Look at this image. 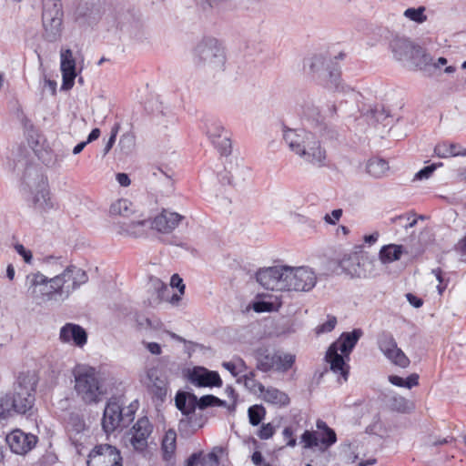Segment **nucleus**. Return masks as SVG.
Wrapping results in <instances>:
<instances>
[{
	"label": "nucleus",
	"instance_id": "nucleus-1",
	"mask_svg": "<svg viewBox=\"0 0 466 466\" xmlns=\"http://www.w3.org/2000/svg\"><path fill=\"white\" fill-rule=\"evenodd\" d=\"M87 281L86 272L75 265L66 266L53 278L33 272L26 276L27 294L37 303L64 302Z\"/></svg>",
	"mask_w": 466,
	"mask_h": 466
},
{
	"label": "nucleus",
	"instance_id": "nucleus-2",
	"mask_svg": "<svg viewBox=\"0 0 466 466\" xmlns=\"http://www.w3.org/2000/svg\"><path fill=\"white\" fill-rule=\"evenodd\" d=\"M283 139L289 150L313 167L325 166L327 152L314 134L304 128H286Z\"/></svg>",
	"mask_w": 466,
	"mask_h": 466
},
{
	"label": "nucleus",
	"instance_id": "nucleus-3",
	"mask_svg": "<svg viewBox=\"0 0 466 466\" xmlns=\"http://www.w3.org/2000/svg\"><path fill=\"white\" fill-rule=\"evenodd\" d=\"M75 391L76 396L86 404H95L101 400L106 393L102 377L95 368L79 365L73 371Z\"/></svg>",
	"mask_w": 466,
	"mask_h": 466
},
{
	"label": "nucleus",
	"instance_id": "nucleus-4",
	"mask_svg": "<svg viewBox=\"0 0 466 466\" xmlns=\"http://www.w3.org/2000/svg\"><path fill=\"white\" fill-rule=\"evenodd\" d=\"M361 335L360 329L343 333L338 340L329 346L327 351L326 360L329 364L330 370L339 375L343 380H347L349 374V366L344 360V356H349Z\"/></svg>",
	"mask_w": 466,
	"mask_h": 466
},
{
	"label": "nucleus",
	"instance_id": "nucleus-5",
	"mask_svg": "<svg viewBox=\"0 0 466 466\" xmlns=\"http://www.w3.org/2000/svg\"><path fill=\"white\" fill-rule=\"evenodd\" d=\"M132 405L125 406L120 398H110L104 410L102 427L106 433L127 427L134 420Z\"/></svg>",
	"mask_w": 466,
	"mask_h": 466
},
{
	"label": "nucleus",
	"instance_id": "nucleus-6",
	"mask_svg": "<svg viewBox=\"0 0 466 466\" xmlns=\"http://www.w3.org/2000/svg\"><path fill=\"white\" fill-rule=\"evenodd\" d=\"M195 63L211 70H221L225 64V53L218 41L209 38L200 42L195 49Z\"/></svg>",
	"mask_w": 466,
	"mask_h": 466
},
{
	"label": "nucleus",
	"instance_id": "nucleus-7",
	"mask_svg": "<svg viewBox=\"0 0 466 466\" xmlns=\"http://www.w3.org/2000/svg\"><path fill=\"white\" fill-rule=\"evenodd\" d=\"M342 269L351 277L372 278L378 275L377 262L368 253H351L340 260Z\"/></svg>",
	"mask_w": 466,
	"mask_h": 466
},
{
	"label": "nucleus",
	"instance_id": "nucleus-8",
	"mask_svg": "<svg viewBox=\"0 0 466 466\" xmlns=\"http://www.w3.org/2000/svg\"><path fill=\"white\" fill-rule=\"evenodd\" d=\"M28 202L33 210L40 216H45L56 208L46 178L38 177L28 183Z\"/></svg>",
	"mask_w": 466,
	"mask_h": 466
},
{
	"label": "nucleus",
	"instance_id": "nucleus-9",
	"mask_svg": "<svg viewBox=\"0 0 466 466\" xmlns=\"http://www.w3.org/2000/svg\"><path fill=\"white\" fill-rule=\"evenodd\" d=\"M296 356L280 350H258L257 352V368L268 372L275 370L287 372L295 363Z\"/></svg>",
	"mask_w": 466,
	"mask_h": 466
},
{
	"label": "nucleus",
	"instance_id": "nucleus-10",
	"mask_svg": "<svg viewBox=\"0 0 466 466\" xmlns=\"http://www.w3.org/2000/svg\"><path fill=\"white\" fill-rule=\"evenodd\" d=\"M202 131L211 145L222 156H228L232 150L231 134L221 121L206 118L202 122Z\"/></svg>",
	"mask_w": 466,
	"mask_h": 466
},
{
	"label": "nucleus",
	"instance_id": "nucleus-11",
	"mask_svg": "<svg viewBox=\"0 0 466 466\" xmlns=\"http://www.w3.org/2000/svg\"><path fill=\"white\" fill-rule=\"evenodd\" d=\"M62 5L60 0H44L42 15L45 37L56 41L62 33Z\"/></svg>",
	"mask_w": 466,
	"mask_h": 466
},
{
	"label": "nucleus",
	"instance_id": "nucleus-12",
	"mask_svg": "<svg viewBox=\"0 0 466 466\" xmlns=\"http://www.w3.org/2000/svg\"><path fill=\"white\" fill-rule=\"evenodd\" d=\"M289 266L276 265L260 268L256 274L257 281L265 289L289 291Z\"/></svg>",
	"mask_w": 466,
	"mask_h": 466
},
{
	"label": "nucleus",
	"instance_id": "nucleus-13",
	"mask_svg": "<svg viewBox=\"0 0 466 466\" xmlns=\"http://www.w3.org/2000/svg\"><path fill=\"white\" fill-rule=\"evenodd\" d=\"M317 428L320 431H306L301 435V442L306 449L317 448L324 451L336 442V433L322 420L317 421Z\"/></svg>",
	"mask_w": 466,
	"mask_h": 466
},
{
	"label": "nucleus",
	"instance_id": "nucleus-14",
	"mask_svg": "<svg viewBox=\"0 0 466 466\" xmlns=\"http://www.w3.org/2000/svg\"><path fill=\"white\" fill-rule=\"evenodd\" d=\"M289 291L308 292L317 283V276L312 268L307 266H289Z\"/></svg>",
	"mask_w": 466,
	"mask_h": 466
},
{
	"label": "nucleus",
	"instance_id": "nucleus-15",
	"mask_svg": "<svg viewBox=\"0 0 466 466\" xmlns=\"http://www.w3.org/2000/svg\"><path fill=\"white\" fill-rule=\"evenodd\" d=\"M87 466H123L120 451L109 444L96 446L88 454Z\"/></svg>",
	"mask_w": 466,
	"mask_h": 466
},
{
	"label": "nucleus",
	"instance_id": "nucleus-16",
	"mask_svg": "<svg viewBox=\"0 0 466 466\" xmlns=\"http://www.w3.org/2000/svg\"><path fill=\"white\" fill-rule=\"evenodd\" d=\"M378 345L384 356L395 365L406 368L410 364V360L404 352L398 348L397 342L392 335L382 333L378 339Z\"/></svg>",
	"mask_w": 466,
	"mask_h": 466
},
{
	"label": "nucleus",
	"instance_id": "nucleus-17",
	"mask_svg": "<svg viewBox=\"0 0 466 466\" xmlns=\"http://www.w3.org/2000/svg\"><path fill=\"white\" fill-rule=\"evenodd\" d=\"M141 381L157 398L162 400L166 397L168 390V381L166 372L162 369L158 367L148 369Z\"/></svg>",
	"mask_w": 466,
	"mask_h": 466
},
{
	"label": "nucleus",
	"instance_id": "nucleus-18",
	"mask_svg": "<svg viewBox=\"0 0 466 466\" xmlns=\"http://www.w3.org/2000/svg\"><path fill=\"white\" fill-rule=\"evenodd\" d=\"M184 220L185 217L179 213L164 209L150 221V227L160 234H170Z\"/></svg>",
	"mask_w": 466,
	"mask_h": 466
},
{
	"label": "nucleus",
	"instance_id": "nucleus-19",
	"mask_svg": "<svg viewBox=\"0 0 466 466\" xmlns=\"http://www.w3.org/2000/svg\"><path fill=\"white\" fill-rule=\"evenodd\" d=\"M152 424L147 418L137 420L131 430L130 444L137 451H144L147 448L148 437L152 433Z\"/></svg>",
	"mask_w": 466,
	"mask_h": 466
},
{
	"label": "nucleus",
	"instance_id": "nucleus-20",
	"mask_svg": "<svg viewBox=\"0 0 466 466\" xmlns=\"http://www.w3.org/2000/svg\"><path fill=\"white\" fill-rule=\"evenodd\" d=\"M6 442L11 451L16 454H25L31 451L36 441L35 435L25 433L21 430H15L6 436Z\"/></svg>",
	"mask_w": 466,
	"mask_h": 466
},
{
	"label": "nucleus",
	"instance_id": "nucleus-21",
	"mask_svg": "<svg viewBox=\"0 0 466 466\" xmlns=\"http://www.w3.org/2000/svg\"><path fill=\"white\" fill-rule=\"evenodd\" d=\"M59 340L64 344L83 348L87 342V333L80 325L66 323L59 330Z\"/></svg>",
	"mask_w": 466,
	"mask_h": 466
},
{
	"label": "nucleus",
	"instance_id": "nucleus-22",
	"mask_svg": "<svg viewBox=\"0 0 466 466\" xmlns=\"http://www.w3.org/2000/svg\"><path fill=\"white\" fill-rule=\"evenodd\" d=\"M35 381L32 378L25 377L20 379L17 386L15 388L13 394H10L11 400H15L18 404H25V400L30 399L27 407L25 408V413L29 410L35 401Z\"/></svg>",
	"mask_w": 466,
	"mask_h": 466
},
{
	"label": "nucleus",
	"instance_id": "nucleus-23",
	"mask_svg": "<svg viewBox=\"0 0 466 466\" xmlns=\"http://www.w3.org/2000/svg\"><path fill=\"white\" fill-rule=\"evenodd\" d=\"M188 379L192 384L198 387H219L222 384L218 372L208 370L202 367L194 368L189 372Z\"/></svg>",
	"mask_w": 466,
	"mask_h": 466
},
{
	"label": "nucleus",
	"instance_id": "nucleus-24",
	"mask_svg": "<svg viewBox=\"0 0 466 466\" xmlns=\"http://www.w3.org/2000/svg\"><path fill=\"white\" fill-rule=\"evenodd\" d=\"M60 56L63 76L62 89L68 90L74 86V80L76 76V61L70 49L62 50Z\"/></svg>",
	"mask_w": 466,
	"mask_h": 466
},
{
	"label": "nucleus",
	"instance_id": "nucleus-25",
	"mask_svg": "<svg viewBox=\"0 0 466 466\" xmlns=\"http://www.w3.org/2000/svg\"><path fill=\"white\" fill-rule=\"evenodd\" d=\"M415 46L408 38L402 36H394L390 43L394 58L402 62H409L413 57Z\"/></svg>",
	"mask_w": 466,
	"mask_h": 466
},
{
	"label": "nucleus",
	"instance_id": "nucleus-26",
	"mask_svg": "<svg viewBox=\"0 0 466 466\" xmlns=\"http://www.w3.org/2000/svg\"><path fill=\"white\" fill-rule=\"evenodd\" d=\"M259 398L265 402L279 408L286 407L290 402V399L286 392L274 387H264Z\"/></svg>",
	"mask_w": 466,
	"mask_h": 466
},
{
	"label": "nucleus",
	"instance_id": "nucleus-27",
	"mask_svg": "<svg viewBox=\"0 0 466 466\" xmlns=\"http://www.w3.org/2000/svg\"><path fill=\"white\" fill-rule=\"evenodd\" d=\"M151 228L150 222L147 220H137L130 223H123L117 226V233L126 237L140 238L147 234Z\"/></svg>",
	"mask_w": 466,
	"mask_h": 466
},
{
	"label": "nucleus",
	"instance_id": "nucleus-28",
	"mask_svg": "<svg viewBox=\"0 0 466 466\" xmlns=\"http://www.w3.org/2000/svg\"><path fill=\"white\" fill-rule=\"evenodd\" d=\"M25 404H18L15 400H11L10 394L0 397V420H5L12 416L15 412L25 413V408L29 404L30 399L24 401Z\"/></svg>",
	"mask_w": 466,
	"mask_h": 466
},
{
	"label": "nucleus",
	"instance_id": "nucleus-29",
	"mask_svg": "<svg viewBox=\"0 0 466 466\" xmlns=\"http://www.w3.org/2000/svg\"><path fill=\"white\" fill-rule=\"evenodd\" d=\"M405 252L403 246L397 244H389L381 247L379 252V258L382 264H390L400 260Z\"/></svg>",
	"mask_w": 466,
	"mask_h": 466
},
{
	"label": "nucleus",
	"instance_id": "nucleus-30",
	"mask_svg": "<svg viewBox=\"0 0 466 466\" xmlns=\"http://www.w3.org/2000/svg\"><path fill=\"white\" fill-rule=\"evenodd\" d=\"M327 60L324 56L314 55L305 59L304 69L310 74L316 75L319 79L323 73L327 71L325 68Z\"/></svg>",
	"mask_w": 466,
	"mask_h": 466
},
{
	"label": "nucleus",
	"instance_id": "nucleus-31",
	"mask_svg": "<svg viewBox=\"0 0 466 466\" xmlns=\"http://www.w3.org/2000/svg\"><path fill=\"white\" fill-rule=\"evenodd\" d=\"M226 168L230 175L228 183H232L236 179H245L250 173L249 167L238 158L231 159Z\"/></svg>",
	"mask_w": 466,
	"mask_h": 466
},
{
	"label": "nucleus",
	"instance_id": "nucleus-32",
	"mask_svg": "<svg viewBox=\"0 0 466 466\" xmlns=\"http://www.w3.org/2000/svg\"><path fill=\"white\" fill-rule=\"evenodd\" d=\"M437 157L447 158L456 156H466V149L461 150V146L455 143H439L434 148Z\"/></svg>",
	"mask_w": 466,
	"mask_h": 466
},
{
	"label": "nucleus",
	"instance_id": "nucleus-33",
	"mask_svg": "<svg viewBox=\"0 0 466 466\" xmlns=\"http://www.w3.org/2000/svg\"><path fill=\"white\" fill-rule=\"evenodd\" d=\"M389 169L388 162L381 158H371L366 165L368 174L375 178H380L386 176Z\"/></svg>",
	"mask_w": 466,
	"mask_h": 466
},
{
	"label": "nucleus",
	"instance_id": "nucleus-34",
	"mask_svg": "<svg viewBox=\"0 0 466 466\" xmlns=\"http://www.w3.org/2000/svg\"><path fill=\"white\" fill-rule=\"evenodd\" d=\"M196 398L190 394L180 392L176 396V406L185 415H188L195 410Z\"/></svg>",
	"mask_w": 466,
	"mask_h": 466
},
{
	"label": "nucleus",
	"instance_id": "nucleus-35",
	"mask_svg": "<svg viewBox=\"0 0 466 466\" xmlns=\"http://www.w3.org/2000/svg\"><path fill=\"white\" fill-rule=\"evenodd\" d=\"M281 306V300L279 297H268L259 301H257L253 305V309L257 312H267L276 311Z\"/></svg>",
	"mask_w": 466,
	"mask_h": 466
},
{
	"label": "nucleus",
	"instance_id": "nucleus-36",
	"mask_svg": "<svg viewBox=\"0 0 466 466\" xmlns=\"http://www.w3.org/2000/svg\"><path fill=\"white\" fill-rule=\"evenodd\" d=\"M133 211V203L126 198L115 201L110 207V213L115 216L128 217Z\"/></svg>",
	"mask_w": 466,
	"mask_h": 466
},
{
	"label": "nucleus",
	"instance_id": "nucleus-37",
	"mask_svg": "<svg viewBox=\"0 0 466 466\" xmlns=\"http://www.w3.org/2000/svg\"><path fill=\"white\" fill-rule=\"evenodd\" d=\"M321 84L328 89L335 91L339 88V85L342 80L340 78V73L337 70H329L323 73V76L319 78Z\"/></svg>",
	"mask_w": 466,
	"mask_h": 466
},
{
	"label": "nucleus",
	"instance_id": "nucleus-38",
	"mask_svg": "<svg viewBox=\"0 0 466 466\" xmlns=\"http://www.w3.org/2000/svg\"><path fill=\"white\" fill-rule=\"evenodd\" d=\"M409 63L418 66L420 69L432 64V57L425 52L420 46H415L413 57Z\"/></svg>",
	"mask_w": 466,
	"mask_h": 466
},
{
	"label": "nucleus",
	"instance_id": "nucleus-39",
	"mask_svg": "<svg viewBox=\"0 0 466 466\" xmlns=\"http://www.w3.org/2000/svg\"><path fill=\"white\" fill-rule=\"evenodd\" d=\"M177 433L173 430L166 432L162 441V451L166 459L171 458L176 451Z\"/></svg>",
	"mask_w": 466,
	"mask_h": 466
},
{
	"label": "nucleus",
	"instance_id": "nucleus-40",
	"mask_svg": "<svg viewBox=\"0 0 466 466\" xmlns=\"http://www.w3.org/2000/svg\"><path fill=\"white\" fill-rule=\"evenodd\" d=\"M136 147V137L134 134L127 132L121 136L118 147L124 155H129L133 152Z\"/></svg>",
	"mask_w": 466,
	"mask_h": 466
},
{
	"label": "nucleus",
	"instance_id": "nucleus-41",
	"mask_svg": "<svg viewBox=\"0 0 466 466\" xmlns=\"http://www.w3.org/2000/svg\"><path fill=\"white\" fill-rule=\"evenodd\" d=\"M391 410L398 412H408L413 409V404L401 396H394L390 400Z\"/></svg>",
	"mask_w": 466,
	"mask_h": 466
},
{
	"label": "nucleus",
	"instance_id": "nucleus-42",
	"mask_svg": "<svg viewBox=\"0 0 466 466\" xmlns=\"http://www.w3.org/2000/svg\"><path fill=\"white\" fill-rule=\"evenodd\" d=\"M425 10L424 6H420L418 8L410 7L404 11L403 15L410 21L417 24H422L427 20Z\"/></svg>",
	"mask_w": 466,
	"mask_h": 466
},
{
	"label": "nucleus",
	"instance_id": "nucleus-43",
	"mask_svg": "<svg viewBox=\"0 0 466 466\" xmlns=\"http://www.w3.org/2000/svg\"><path fill=\"white\" fill-rule=\"evenodd\" d=\"M223 367L234 377H238L247 370V366L241 359H235L231 361L224 362Z\"/></svg>",
	"mask_w": 466,
	"mask_h": 466
},
{
	"label": "nucleus",
	"instance_id": "nucleus-44",
	"mask_svg": "<svg viewBox=\"0 0 466 466\" xmlns=\"http://www.w3.org/2000/svg\"><path fill=\"white\" fill-rule=\"evenodd\" d=\"M248 412L250 424L257 426L264 418L266 410L261 405H253L248 409Z\"/></svg>",
	"mask_w": 466,
	"mask_h": 466
},
{
	"label": "nucleus",
	"instance_id": "nucleus-45",
	"mask_svg": "<svg viewBox=\"0 0 466 466\" xmlns=\"http://www.w3.org/2000/svg\"><path fill=\"white\" fill-rule=\"evenodd\" d=\"M242 377L245 387L248 388L253 393L259 395L260 392L263 390L264 385H262L260 382H257L253 379V374L251 372L249 373V375L243 373Z\"/></svg>",
	"mask_w": 466,
	"mask_h": 466
},
{
	"label": "nucleus",
	"instance_id": "nucleus-46",
	"mask_svg": "<svg viewBox=\"0 0 466 466\" xmlns=\"http://www.w3.org/2000/svg\"><path fill=\"white\" fill-rule=\"evenodd\" d=\"M209 406H226V402L213 395H206L199 399L198 407L200 409H205Z\"/></svg>",
	"mask_w": 466,
	"mask_h": 466
},
{
	"label": "nucleus",
	"instance_id": "nucleus-47",
	"mask_svg": "<svg viewBox=\"0 0 466 466\" xmlns=\"http://www.w3.org/2000/svg\"><path fill=\"white\" fill-rule=\"evenodd\" d=\"M336 92L341 93L344 96H347L350 98L357 100L360 96V93L355 89V87L344 83L343 81L339 85V89H335Z\"/></svg>",
	"mask_w": 466,
	"mask_h": 466
},
{
	"label": "nucleus",
	"instance_id": "nucleus-48",
	"mask_svg": "<svg viewBox=\"0 0 466 466\" xmlns=\"http://www.w3.org/2000/svg\"><path fill=\"white\" fill-rule=\"evenodd\" d=\"M368 431L372 434L382 436L386 430L379 417H375L373 422L368 427Z\"/></svg>",
	"mask_w": 466,
	"mask_h": 466
},
{
	"label": "nucleus",
	"instance_id": "nucleus-49",
	"mask_svg": "<svg viewBox=\"0 0 466 466\" xmlns=\"http://www.w3.org/2000/svg\"><path fill=\"white\" fill-rule=\"evenodd\" d=\"M15 250L23 258L26 264H31L33 260V254L31 250L25 248L22 244H15Z\"/></svg>",
	"mask_w": 466,
	"mask_h": 466
},
{
	"label": "nucleus",
	"instance_id": "nucleus-50",
	"mask_svg": "<svg viewBox=\"0 0 466 466\" xmlns=\"http://www.w3.org/2000/svg\"><path fill=\"white\" fill-rule=\"evenodd\" d=\"M436 168H437V165H435V164L425 167L415 174L414 179H418V180L428 179L432 175V173L435 171Z\"/></svg>",
	"mask_w": 466,
	"mask_h": 466
},
{
	"label": "nucleus",
	"instance_id": "nucleus-51",
	"mask_svg": "<svg viewBox=\"0 0 466 466\" xmlns=\"http://www.w3.org/2000/svg\"><path fill=\"white\" fill-rule=\"evenodd\" d=\"M336 324H337L336 318L329 317L326 322H324L323 324L319 325L317 328V332L318 333L329 332L335 328Z\"/></svg>",
	"mask_w": 466,
	"mask_h": 466
},
{
	"label": "nucleus",
	"instance_id": "nucleus-52",
	"mask_svg": "<svg viewBox=\"0 0 466 466\" xmlns=\"http://www.w3.org/2000/svg\"><path fill=\"white\" fill-rule=\"evenodd\" d=\"M275 433V428L270 423L263 424L258 433V437L262 440L271 438Z\"/></svg>",
	"mask_w": 466,
	"mask_h": 466
},
{
	"label": "nucleus",
	"instance_id": "nucleus-53",
	"mask_svg": "<svg viewBox=\"0 0 466 466\" xmlns=\"http://www.w3.org/2000/svg\"><path fill=\"white\" fill-rule=\"evenodd\" d=\"M454 249L459 255L461 261L466 263V236L458 241Z\"/></svg>",
	"mask_w": 466,
	"mask_h": 466
},
{
	"label": "nucleus",
	"instance_id": "nucleus-54",
	"mask_svg": "<svg viewBox=\"0 0 466 466\" xmlns=\"http://www.w3.org/2000/svg\"><path fill=\"white\" fill-rule=\"evenodd\" d=\"M218 459L214 452H210L202 457L200 461L201 466H218Z\"/></svg>",
	"mask_w": 466,
	"mask_h": 466
},
{
	"label": "nucleus",
	"instance_id": "nucleus-55",
	"mask_svg": "<svg viewBox=\"0 0 466 466\" xmlns=\"http://www.w3.org/2000/svg\"><path fill=\"white\" fill-rule=\"evenodd\" d=\"M342 216L341 209H334L330 214H327L324 219L327 223L335 225Z\"/></svg>",
	"mask_w": 466,
	"mask_h": 466
},
{
	"label": "nucleus",
	"instance_id": "nucleus-56",
	"mask_svg": "<svg viewBox=\"0 0 466 466\" xmlns=\"http://www.w3.org/2000/svg\"><path fill=\"white\" fill-rule=\"evenodd\" d=\"M170 285H171V287L177 288L180 294H184L185 285L183 284L182 279L177 274H174L171 277Z\"/></svg>",
	"mask_w": 466,
	"mask_h": 466
},
{
	"label": "nucleus",
	"instance_id": "nucleus-57",
	"mask_svg": "<svg viewBox=\"0 0 466 466\" xmlns=\"http://www.w3.org/2000/svg\"><path fill=\"white\" fill-rule=\"evenodd\" d=\"M117 132H118V127L116 126L112 129L111 136L104 148L105 154H107L110 151V149L112 148L113 145L115 144Z\"/></svg>",
	"mask_w": 466,
	"mask_h": 466
},
{
	"label": "nucleus",
	"instance_id": "nucleus-58",
	"mask_svg": "<svg viewBox=\"0 0 466 466\" xmlns=\"http://www.w3.org/2000/svg\"><path fill=\"white\" fill-rule=\"evenodd\" d=\"M371 114L376 121L384 120L389 116V114L384 110V108L376 106L374 110L371 111Z\"/></svg>",
	"mask_w": 466,
	"mask_h": 466
},
{
	"label": "nucleus",
	"instance_id": "nucleus-59",
	"mask_svg": "<svg viewBox=\"0 0 466 466\" xmlns=\"http://www.w3.org/2000/svg\"><path fill=\"white\" fill-rule=\"evenodd\" d=\"M146 349L154 355H160L162 350L161 347L157 342H144Z\"/></svg>",
	"mask_w": 466,
	"mask_h": 466
},
{
	"label": "nucleus",
	"instance_id": "nucleus-60",
	"mask_svg": "<svg viewBox=\"0 0 466 466\" xmlns=\"http://www.w3.org/2000/svg\"><path fill=\"white\" fill-rule=\"evenodd\" d=\"M419 383V375L413 373L405 380V388L411 389L413 386H417Z\"/></svg>",
	"mask_w": 466,
	"mask_h": 466
},
{
	"label": "nucleus",
	"instance_id": "nucleus-61",
	"mask_svg": "<svg viewBox=\"0 0 466 466\" xmlns=\"http://www.w3.org/2000/svg\"><path fill=\"white\" fill-rule=\"evenodd\" d=\"M379 238H380V233L378 231H374L371 234L365 235L363 237V241L366 244L371 246L378 241Z\"/></svg>",
	"mask_w": 466,
	"mask_h": 466
},
{
	"label": "nucleus",
	"instance_id": "nucleus-62",
	"mask_svg": "<svg viewBox=\"0 0 466 466\" xmlns=\"http://www.w3.org/2000/svg\"><path fill=\"white\" fill-rule=\"evenodd\" d=\"M407 300L410 302V305H412L415 308H420L422 306V300L416 297L415 295L411 293L406 294Z\"/></svg>",
	"mask_w": 466,
	"mask_h": 466
},
{
	"label": "nucleus",
	"instance_id": "nucleus-63",
	"mask_svg": "<svg viewBox=\"0 0 466 466\" xmlns=\"http://www.w3.org/2000/svg\"><path fill=\"white\" fill-rule=\"evenodd\" d=\"M116 180L119 183V185L122 187H127L131 183L128 176L126 173L116 174Z\"/></svg>",
	"mask_w": 466,
	"mask_h": 466
},
{
	"label": "nucleus",
	"instance_id": "nucleus-64",
	"mask_svg": "<svg viewBox=\"0 0 466 466\" xmlns=\"http://www.w3.org/2000/svg\"><path fill=\"white\" fill-rule=\"evenodd\" d=\"M446 442H447L446 439L435 440L432 437H428L427 440H425V441H424V445L426 447L430 448V447H433V446H436V445L443 444V443H446Z\"/></svg>",
	"mask_w": 466,
	"mask_h": 466
}]
</instances>
